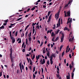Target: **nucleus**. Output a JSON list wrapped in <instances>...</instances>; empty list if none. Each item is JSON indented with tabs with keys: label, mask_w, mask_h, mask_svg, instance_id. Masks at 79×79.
<instances>
[{
	"label": "nucleus",
	"mask_w": 79,
	"mask_h": 79,
	"mask_svg": "<svg viewBox=\"0 0 79 79\" xmlns=\"http://www.w3.org/2000/svg\"><path fill=\"white\" fill-rule=\"evenodd\" d=\"M10 50V56L11 62H12L11 67V68H13V66H14V64L13 63V56L12 55V52H13V48L12 47H11Z\"/></svg>",
	"instance_id": "nucleus-1"
},
{
	"label": "nucleus",
	"mask_w": 79,
	"mask_h": 79,
	"mask_svg": "<svg viewBox=\"0 0 79 79\" xmlns=\"http://www.w3.org/2000/svg\"><path fill=\"white\" fill-rule=\"evenodd\" d=\"M40 64H44L45 63V59H41L40 60Z\"/></svg>",
	"instance_id": "nucleus-2"
},
{
	"label": "nucleus",
	"mask_w": 79,
	"mask_h": 79,
	"mask_svg": "<svg viewBox=\"0 0 79 79\" xmlns=\"http://www.w3.org/2000/svg\"><path fill=\"white\" fill-rule=\"evenodd\" d=\"M60 12L58 11L57 14H55V16L56 19H58L59 18V15L60 14Z\"/></svg>",
	"instance_id": "nucleus-3"
},
{
	"label": "nucleus",
	"mask_w": 79,
	"mask_h": 79,
	"mask_svg": "<svg viewBox=\"0 0 79 79\" xmlns=\"http://www.w3.org/2000/svg\"><path fill=\"white\" fill-rule=\"evenodd\" d=\"M48 50V48H46V51H47V53H46L47 55L48 56V57H50V51Z\"/></svg>",
	"instance_id": "nucleus-4"
},
{
	"label": "nucleus",
	"mask_w": 79,
	"mask_h": 79,
	"mask_svg": "<svg viewBox=\"0 0 79 79\" xmlns=\"http://www.w3.org/2000/svg\"><path fill=\"white\" fill-rule=\"evenodd\" d=\"M52 14L50 15L49 17L48 20L47 21V23H49L50 21H51V19H52Z\"/></svg>",
	"instance_id": "nucleus-5"
},
{
	"label": "nucleus",
	"mask_w": 79,
	"mask_h": 79,
	"mask_svg": "<svg viewBox=\"0 0 79 79\" xmlns=\"http://www.w3.org/2000/svg\"><path fill=\"white\" fill-rule=\"evenodd\" d=\"M72 18H71L70 19V20H69V23H70V24H69V27L70 28H71V23H72Z\"/></svg>",
	"instance_id": "nucleus-6"
},
{
	"label": "nucleus",
	"mask_w": 79,
	"mask_h": 79,
	"mask_svg": "<svg viewBox=\"0 0 79 79\" xmlns=\"http://www.w3.org/2000/svg\"><path fill=\"white\" fill-rule=\"evenodd\" d=\"M62 35L61 37V42H63V38H64V35H63V33H62Z\"/></svg>",
	"instance_id": "nucleus-7"
},
{
	"label": "nucleus",
	"mask_w": 79,
	"mask_h": 79,
	"mask_svg": "<svg viewBox=\"0 0 79 79\" xmlns=\"http://www.w3.org/2000/svg\"><path fill=\"white\" fill-rule=\"evenodd\" d=\"M26 44L24 45V42H23L22 45V47L23 48L24 47V48H26Z\"/></svg>",
	"instance_id": "nucleus-8"
},
{
	"label": "nucleus",
	"mask_w": 79,
	"mask_h": 79,
	"mask_svg": "<svg viewBox=\"0 0 79 79\" xmlns=\"http://www.w3.org/2000/svg\"><path fill=\"white\" fill-rule=\"evenodd\" d=\"M67 16H70V14H71V12L69 10L67 12Z\"/></svg>",
	"instance_id": "nucleus-9"
},
{
	"label": "nucleus",
	"mask_w": 79,
	"mask_h": 79,
	"mask_svg": "<svg viewBox=\"0 0 79 79\" xmlns=\"http://www.w3.org/2000/svg\"><path fill=\"white\" fill-rule=\"evenodd\" d=\"M43 50V53L44 54H45V48L44 47L42 49Z\"/></svg>",
	"instance_id": "nucleus-10"
},
{
	"label": "nucleus",
	"mask_w": 79,
	"mask_h": 79,
	"mask_svg": "<svg viewBox=\"0 0 79 79\" xmlns=\"http://www.w3.org/2000/svg\"><path fill=\"white\" fill-rule=\"evenodd\" d=\"M28 37H29V38H28V40H29V42H31V37H30V36L29 35V34H28Z\"/></svg>",
	"instance_id": "nucleus-11"
},
{
	"label": "nucleus",
	"mask_w": 79,
	"mask_h": 79,
	"mask_svg": "<svg viewBox=\"0 0 79 79\" xmlns=\"http://www.w3.org/2000/svg\"><path fill=\"white\" fill-rule=\"evenodd\" d=\"M69 76L67 75L66 76L67 79H69V77H70V74H69V73H68Z\"/></svg>",
	"instance_id": "nucleus-12"
},
{
	"label": "nucleus",
	"mask_w": 79,
	"mask_h": 79,
	"mask_svg": "<svg viewBox=\"0 0 79 79\" xmlns=\"http://www.w3.org/2000/svg\"><path fill=\"white\" fill-rule=\"evenodd\" d=\"M72 2L73 0H69L67 4H68V5H69L70 3H72Z\"/></svg>",
	"instance_id": "nucleus-13"
},
{
	"label": "nucleus",
	"mask_w": 79,
	"mask_h": 79,
	"mask_svg": "<svg viewBox=\"0 0 79 79\" xmlns=\"http://www.w3.org/2000/svg\"><path fill=\"white\" fill-rule=\"evenodd\" d=\"M35 28V27L34 26H33V34H34V32H35V29L34 28Z\"/></svg>",
	"instance_id": "nucleus-14"
},
{
	"label": "nucleus",
	"mask_w": 79,
	"mask_h": 79,
	"mask_svg": "<svg viewBox=\"0 0 79 79\" xmlns=\"http://www.w3.org/2000/svg\"><path fill=\"white\" fill-rule=\"evenodd\" d=\"M60 26V23H57V26L56 27V28H58V27Z\"/></svg>",
	"instance_id": "nucleus-15"
},
{
	"label": "nucleus",
	"mask_w": 79,
	"mask_h": 79,
	"mask_svg": "<svg viewBox=\"0 0 79 79\" xmlns=\"http://www.w3.org/2000/svg\"><path fill=\"white\" fill-rule=\"evenodd\" d=\"M51 12H52L51 11H48V16H50V15Z\"/></svg>",
	"instance_id": "nucleus-16"
},
{
	"label": "nucleus",
	"mask_w": 79,
	"mask_h": 79,
	"mask_svg": "<svg viewBox=\"0 0 79 79\" xmlns=\"http://www.w3.org/2000/svg\"><path fill=\"white\" fill-rule=\"evenodd\" d=\"M32 55H31V59L32 60H34V59L35 58V55H34V54H33V57H32Z\"/></svg>",
	"instance_id": "nucleus-17"
},
{
	"label": "nucleus",
	"mask_w": 79,
	"mask_h": 79,
	"mask_svg": "<svg viewBox=\"0 0 79 79\" xmlns=\"http://www.w3.org/2000/svg\"><path fill=\"white\" fill-rule=\"evenodd\" d=\"M28 40H27V38H26V45H27V44H29V43H28Z\"/></svg>",
	"instance_id": "nucleus-18"
},
{
	"label": "nucleus",
	"mask_w": 79,
	"mask_h": 79,
	"mask_svg": "<svg viewBox=\"0 0 79 79\" xmlns=\"http://www.w3.org/2000/svg\"><path fill=\"white\" fill-rule=\"evenodd\" d=\"M73 40L71 38H69V42H71V43H73Z\"/></svg>",
	"instance_id": "nucleus-19"
},
{
	"label": "nucleus",
	"mask_w": 79,
	"mask_h": 79,
	"mask_svg": "<svg viewBox=\"0 0 79 79\" xmlns=\"http://www.w3.org/2000/svg\"><path fill=\"white\" fill-rule=\"evenodd\" d=\"M28 33V30H27V31L26 33H25V35L26 37H27V35Z\"/></svg>",
	"instance_id": "nucleus-20"
},
{
	"label": "nucleus",
	"mask_w": 79,
	"mask_h": 79,
	"mask_svg": "<svg viewBox=\"0 0 79 79\" xmlns=\"http://www.w3.org/2000/svg\"><path fill=\"white\" fill-rule=\"evenodd\" d=\"M50 61L51 64H52L53 63V60H50Z\"/></svg>",
	"instance_id": "nucleus-21"
},
{
	"label": "nucleus",
	"mask_w": 79,
	"mask_h": 79,
	"mask_svg": "<svg viewBox=\"0 0 79 79\" xmlns=\"http://www.w3.org/2000/svg\"><path fill=\"white\" fill-rule=\"evenodd\" d=\"M60 31L59 29H58V30L56 31V34H58L59 32H60Z\"/></svg>",
	"instance_id": "nucleus-22"
},
{
	"label": "nucleus",
	"mask_w": 79,
	"mask_h": 79,
	"mask_svg": "<svg viewBox=\"0 0 79 79\" xmlns=\"http://www.w3.org/2000/svg\"><path fill=\"white\" fill-rule=\"evenodd\" d=\"M10 37L11 40H13V39H14V37H12V35L10 36Z\"/></svg>",
	"instance_id": "nucleus-23"
},
{
	"label": "nucleus",
	"mask_w": 79,
	"mask_h": 79,
	"mask_svg": "<svg viewBox=\"0 0 79 79\" xmlns=\"http://www.w3.org/2000/svg\"><path fill=\"white\" fill-rule=\"evenodd\" d=\"M47 64L48 65H50V61H49V60H48L47 61Z\"/></svg>",
	"instance_id": "nucleus-24"
},
{
	"label": "nucleus",
	"mask_w": 79,
	"mask_h": 79,
	"mask_svg": "<svg viewBox=\"0 0 79 79\" xmlns=\"http://www.w3.org/2000/svg\"><path fill=\"white\" fill-rule=\"evenodd\" d=\"M58 39H59V37H57L56 38L55 40V41L56 42V41H57V40H58Z\"/></svg>",
	"instance_id": "nucleus-25"
},
{
	"label": "nucleus",
	"mask_w": 79,
	"mask_h": 79,
	"mask_svg": "<svg viewBox=\"0 0 79 79\" xmlns=\"http://www.w3.org/2000/svg\"><path fill=\"white\" fill-rule=\"evenodd\" d=\"M73 69H72V71H73V72L72 73H74V71H75V69H76V68L74 67H73Z\"/></svg>",
	"instance_id": "nucleus-26"
},
{
	"label": "nucleus",
	"mask_w": 79,
	"mask_h": 79,
	"mask_svg": "<svg viewBox=\"0 0 79 79\" xmlns=\"http://www.w3.org/2000/svg\"><path fill=\"white\" fill-rule=\"evenodd\" d=\"M52 56L54 58H55V57H56V55H55V54H52Z\"/></svg>",
	"instance_id": "nucleus-27"
},
{
	"label": "nucleus",
	"mask_w": 79,
	"mask_h": 79,
	"mask_svg": "<svg viewBox=\"0 0 79 79\" xmlns=\"http://www.w3.org/2000/svg\"><path fill=\"white\" fill-rule=\"evenodd\" d=\"M53 36H55V34H54V33L53 32H52L51 35V36L53 37Z\"/></svg>",
	"instance_id": "nucleus-28"
},
{
	"label": "nucleus",
	"mask_w": 79,
	"mask_h": 79,
	"mask_svg": "<svg viewBox=\"0 0 79 79\" xmlns=\"http://www.w3.org/2000/svg\"><path fill=\"white\" fill-rule=\"evenodd\" d=\"M22 18H23V17L19 18V19H18L16 20V21H19V20H21V19H22Z\"/></svg>",
	"instance_id": "nucleus-29"
},
{
	"label": "nucleus",
	"mask_w": 79,
	"mask_h": 79,
	"mask_svg": "<svg viewBox=\"0 0 79 79\" xmlns=\"http://www.w3.org/2000/svg\"><path fill=\"white\" fill-rule=\"evenodd\" d=\"M69 66L72 68H74V65H71V64H70Z\"/></svg>",
	"instance_id": "nucleus-30"
},
{
	"label": "nucleus",
	"mask_w": 79,
	"mask_h": 79,
	"mask_svg": "<svg viewBox=\"0 0 79 79\" xmlns=\"http://www.w3.org/2000/svg\"><path fill=\"white\" fill-rule=\"evenodd\" d=\"M69 19H70V18H69L67 20V24L69 23Z\"/></svg>",
	"instance_id": "nucleus-31"
},
{
	"label": "nucleus",
	"mask_w": 79,
	"mask_h": 79,
	"mask_svg": "<svg viewBox=\"0 0 79 79\" xmlns=\"http://www.w3.org/2000/svg\"><path fill=\"white\" fill-rule=\"evenodd\" d=\"M37 27L38 29H39V25H38L37 26H36V31H37Z\"/></svg>",
	"instance_id": "nucleus-32"
},
{
	"label": "nucleus",
	"mask_w": 79,
	"mask_h": 79,
	"mask_svg": "<svg viewBox=\"0 0 79 79\" xmlns=\"http://www.w3.org/2000/svg\"><path fill=\"white\" fill-rule=\"evenodd\" d=\"M72 78H74V73H72Z\"/></svg>",
	"instance_id": "nucleus-33"
},
{
	"label": "nucleus",
	"mask_w": 79,
	"mask_h": 79,
	"mask_svg": "<svg viewBox=\"0 0 79 79\" xmlns=\"http://www.w3.org/2000/svg\"><path fill=\"white\" fill-rule=\"evenodd\" d=\"M53 26L54 27H52L53 29H55V28H56V25L55 24H54L53 25Z\"/></svg>",
	"instance_id": "nucleus-34"
},
{
	"label": "nucleus",
	"mask_w": 79,
	"mask_h": 79,
	"mask_svg": "<svg viewBox=\"0 0 79 79\" xmlns=\"http://www.w3.org/2000/svg\"><path fill=\"white\" fill-rule=\"evenodd\" d=\"M0 29H4V26L2 25V27H0Z\"/></svg>",
	"instance_id": "nucleus-35"
},
{
	"label": "nucleus",
	"mask_w": 79,
	"mask_h": 79,
	"mask_svg": "<svg viewBox=\"0 0 79 79\" xmlns=\"http://www.w3.org/2000/svg\"><path fill=\"white\" fill-rule=\"evenodd\" d=\"M50 58H51L50 59V60H53V56H52V55L50 57Z\"/></svg>",
	"instance_id": "nucleus-36"
},
{
	"label": "nucleus",
	"mask_w": 79,
	"mask_h": 79,
	"mask_svg": "<svg viewBox=\"0 0 79 79\" xmlns=\"http://www.w3.org/2000/svg\"><path fill=\"white\" fill-rule=\"evenodd\" d=\"M12 43H14L15 42V39H13L12 40Z\"/></svg>",
	"instance_id": "nucleus-37"
},
{
	"label": "nucleus",
	"mask_w": 79,
	"mask_h": 79,
	"mask_svg": "<svg viewBox=\"0 0 79 79\" xmlns=\"http://www.w3.org/2000/svg\"><path fill=\"white\" fill-rule=\"evenodd\" d=\"M35 7H33V8L31 9V10H32V11H33V10H35Z\"/></svg>",
	"instance_id": "nucleus-38"
},
{
	"label": "nucleus",
	"mask_w": 79,
	"mask_h": 79,
	"mask_svg": "<svg viewBox=\"0 0 79 79\" xmlns=\"http://www.w3.org/2000/svg\"><path fill=\"white\" fill-rule=\"evenodd\" d=\"M8 19H7L5 20H4V23H8Z\"/></svg>",
	"instance_id": "nucleus-39"
},
{
	"label": "nucleus",
	"mask_w": 79,
	"mask_h": 79,
	"mask_svg": "<svg viewBox=\"0 0 79 79\" xmlns=\"http://www.w3.org/2000/svg\"><path fill=\"white\" fill-rule=\"evenodd\" d=\"M68 5L69 4H66L64 6V8H66V7H68Z\"/></svg>",
	"instance_id": "nucleus-40"
},
{
	"label": "nucleus",
	"mask_w": 79,
	"mask_h": 79,
	"mask_svg": "<svg viewBox=\"0 0 79 79\" xmlns=\"http://www.w3.org/2000/svg\"><path fill=\"white\" fill-rule=\"evenodd\" d=\"M71 64V66H74V62H73V61L72 62Z\"/></svg>",
	"instance_id": "nucleus-41"
},
{
	"label": "nucleus",
	"mask_w": 79,
	"mask_h": 79,
	"mask_svg": "<svg viewBox=\"0 0 79 79\" xmlns=\"http://www.w3.org/2000/svg\"><path fill=\"white\" fill-rule=\"evenodd\" d=\"M39 58L40 57H38L37 56H36V60H38V59H39Z\"/></svg>",
	"instance_id": "nucleus-42"
},
{
	"label": "nucleus",
	"mask_w": 79,
	"mask_h": 79,
	"mask_svg": "<svg viewBox=\"0 0 79 79\" xmlns=\"http://www.w3.org/2000/svg\"><path fill=\"white\" fill-rule=\"evenodd\" d=\"M35 67H34L33 68V73H34V71H35Z\"/></svg>",
	"instance_id": "nucleus-43"
},
{
	"label": "nucleus",
	"mask_w": 79,
	"mask_h": 79,
	"mask_svg": "<svg viewBox=\"0 0 79 79\" xmlns=\"http://www.w3.org/2000/svg\"><path fill=\"white\" fill-rule=\"evenodd\" d=\"M67 29H68V28L66 27H65L64 28V31H66V30L67 31Z\"/></svg>",
	"instance_id": "nucleus-44"
},
{
	"label": "nucleus",
	"mask_w": 79,
	"mask_h": 79,
	"mask_svg": "<svg viewBox=\"0 0 79 79\" xmlns=\"http://www.w3.org/2000/svg\"><path fill=\"white\" fill-rule=\"evenodd\" d=\"M21 39H20L19 40L18 42L19 44H21Z\"/></svg>",
	"instance_id": "nucleus-45"
},
{
	"label": "nucleus",
	"mask_w": 79,
	"mask_h": 79,
	"mask_svg": "<svg viewBox=\"0 0 79 79\" xmlns=\"http://www.w3.org/2000/svg\"><path fill=\"white\" fill-rule=\"evenodd\" d=\"M61 20V18L59 19L58 20V23H60V20Z\"/></svg>",
	"instance_id": "nucleus-46"
},
{
	"label": "nucleus",
	"mask_w": 79,
	"mask_h": 79,
	"mask_svg": "<svg viewBox=\"0 0 79 79\" xmlns=\"http://www.w3.org/2000/svg\"><path fill=\"white\" fill-rule=\"evenodd\" d=\"M30 64H31V65H32V60L30 61Z\"/></svg>",
	"instance_id": "nucleus-47"
},
{
	"label": "nucleus",
	"mask_w": 79,
	"mask_h": 79,
	"mask_svg": "<svg viewBox=\"0 0 79 79\" xmlns=\"http://www.w3.org/2000/svg\"><path fill=\"white\" fill-rule=\"evenodd\" d=\"M56 77H57V78H58V77H60V74H58L56 76Z\"/></svg>",
	"instance_id": "nucleus-48"
},
{
	"label": "nucleus",
	"mask_w": 79,
	"mask_h": 79,
	"mask_svg": "<svg viewBox=\"0 0 79 79\" xmlns=\"http://www.w3.org/2000/svg\"><path fill=\"white\" fill-rule=\"evenodd\" d=\"M36 76L35 75V74H33V79H34V78H35V77Z\"/></svg>",
	"instance_id": "nucleus-49"
},
{
	"label": "nucleus",
	"mask_w": 79,
	"mask_h": 79,
	"mask_svg": "<svg viewBox=\"0 0 79 79\" xmlns=\"http://www.w3.org/2000/svg\"><path fill=\"white\" fill-rule=\"evenodd\" d=\"M69 57L70 58H72V56H71V54H69Z\"/></svg>",
	"instance_id": "nucleus-50"
},
{
	"label": "nucleus",
	"mask_w": 79,
	"mask_h": 79,
	"mask_svg": "<svg viewBox=\"0 0 79 79\" xmlns=\"http://www.w3.org/2000/svg\"><path fill=\"white\" fill-rule=\"evenodd\" d=\"M43 7L44 8H45L46 7V4H45L44 5H43Z\"/></svg>",
	"instance_id": "nucleus-51"
},
{
	"label": "nucleus",
	"mask_w": 79,
	"mask_h": 79,
	"mask_svg": "<svg viewBox=\"0 0 79 79\" xmlns=\"http://www.w3.org/2000/svg\"><path fill=\"white\" fill-rule=\"evenodd\" d=\"M43 42H41L40 47H41V46L43 45Z\"/></svg>",
	"instance_id": "nucleus-52"
},
{
	"label": "nucleus",
	"mask_w": 79,
	"mask_h": 79,
	"mask_svg": "<svg viewBox=\"0 0 79 79\" xmlns=\"http://www.w3.org/2000/svg\"><path fill=\"white\" fill-rule=\"evenodd\" d=\"M31 9L30 8H28L27 9V12H29V10H30Z\"/></svg>",
	"instance_id": "nucleus-53"
},
{
	"label": "nucleus",
	"mask_w": 79,
	"mask_h": 79,
	"mask_svg": "<svg viewBox=\"0 0 79 79\" xmlns=\"http://www.w3.org/2000/svg\"><path fill=\"white\" fill-rule=\"evenodd\" d=\"M54 39H55V37H54V36H53V38L52 39V42H54Z\"/></svg>",
	"instance_id": "nucleus-54"
},
{
	"label": "nucleus",
	"mask_w": 79,
	"mask_h": 79,
	"mask_svg": "<svg viewBox=\"0 0 79 79\" xmlns=\"http://www.w3.org/2000/svg\"><path fill=\"white\" fill-rule=\"evenodd\" d=\"M29 69H30V70H32V67L31 66H30L29 67Z\"/></svg>",
	"instance_id": "nucleus-55"
},
{
	"label": "nucleus",
	"mask_w": 79,
	"mask_h": 79,
	"mask_svg": "<svg viewBox=\"0 0 79 79\" xmlns=\"http://www.w3.org/2000/svg\"><path fill=\"white\" fill-rule=\"evenodd\" d=\"M63 45H61L60 46V49H62V48H63Z\"/></svg>",
	"instance_id": "nucleus-56"
},
{
	"label": "nucleus",
	"mask_w": 79,
	"mask_h": 79,
	"mask_svg": "<svg viewBox=\"0 0 79 79\" xmlns=\"http://www.w3.org/2000/svg\"><path fill=\"white\" fill-rule=\"evenodd\" d=\"M20 68H21V62H20L19 64Z\"/></svg>",
	"instance_id": "nucleus-57"
},
{
	"label": "nucleus",
	"mask_w": 79,
	"mask_h": 79,
	"mask_svg": "<svg viewBox=\"0 0 79 79\" xmlns=\"http://www.w3.org/2000/svg\"><path fill=\"white\" fill-rule=\"evenodd\" d=\"M18 35V31H16L15 33V36H16Z\"/></svg>",
	"instance_id": "nucleus-58"
},
{
	"label": "nucleus",
	"mask_w": 79,
	"mask_h": 79,
	"mask_svg": "<svg viewBox=\"0 0 79 79\" xmlns=\"http://www.w3.org/2000/svg\"><path fill=\"white\" fill-rule=\"evenodd\" d=\"M22 69H24V65H23V64L22 65Z\"/></svg>",
	"instance_id": "nucleus-59"
},
{
	"label": "nucleus",
	"mask_w": 79,
	"mask_h": 79,
	"mask_svg": "<svg viewBox=\"0 0 79 79\" xmlns=\"http://www.w3.org/2000/svg\"><path fill=\"white\" fill-rule=\"evenodd\" d=\"M57 69L58 70V71H60V69H59V68L58 67V66H57Z\"/></svg>",
	"instance_id": "nucleus-60"
},
{
	"label": "nucleus",
	"mask_w": 79,
	"mask_h": 79,
	"mask_svg": "<svg viewBox=\"0 0 79 79\" xmlns=\"http://www.w3.org/2000/svg\"><path fill=\"white\" fill-rule=\"evenodd\" d=\"M15 23H14V24H12V23H11L10 24V25L11 26H14V25H15Z\"/></svg>",
	"instance_id": "nucleus-61"
},
{
	"label": "nucleus",
	"mask_w": 79,
	"mask_h": 79,
	"mask_svg": "<svg viewBox=\"0 0 79 79\" xmlns=\"http://www.w3.org/2000/svg\"><path fill=\"white\" fill-rule=\"evenodd\" d=\"M2 76V72H1L0 73V77H1Z\"/></svg>",
	"instance_id": "nucleus-62"
},
{
	"label": "nucleus",
	"mask_w": 79,
	"mask_h": 79,
	"mask_svg": "<svg viewBox=\"0 0 79 79\" xmlns=\"http://www.w3.org/2000/svg\"><path fill=\"white\" fill-rule=\"evenodd\" d=\"M64 52L62 53V56H64Z\"/></svg>",
	"instance_id": "nucleus-63"
},
{
	"label": "nucleus",
	"mask_w": 79,
	"mask_h": 79,
	"mask_svg": "<svg viewBox=\"0 0 79 79\" xmlns=\"http://www.w3.org/2000/svg\"><path fill=\"white\" fill-rule=\"evenodd\" d=\"M22 52H25V49H23L22 50Z\"/></svg>",
	"instance_id": "nucleus-64"
}]
</instances>
